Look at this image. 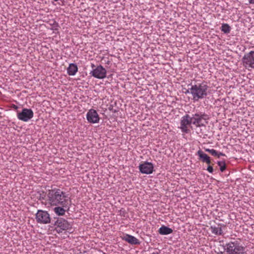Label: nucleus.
Instances as JSON below:
<instances>
[{"label": "nucleus", "mask_w": 254, "mask_h": 254, "mask_svg": "<svg viewBox=\"0 0 254 254\" xmlns=\"http://www.w3.org/2000/svg\"><path fill=\"white\" fill-rule=\"evenodd\" d=\"M47 202L50 206L66 205V203L71 202V200L65 191L55 188L47 191Z\"/></svg>", "instance_id": "obj_1"}, {"label": "nucleus", "mask_w": 254, "mask_h": 254, "mask_svg": "<svg viewBox=\"0 0 254 254\" xmlns=\"http://www.w3.org/2000/svg\"><path fill=\"white\" fill-rule=\"evenodd\" d=\"M191 92L193 102L204 99L210 94V88L205 82L191 85Z\"/></svg>", "instance_id": "obj_2"}, {"label": "nucleus", "mask_w": 254, "mask_h": 254, "mask_svg": "<svg viewBox=\"0 0 254 254\" xmlns=\"http://www.w3.org/2000/svg\"><path fill=\"white\" fill-rule=\"evenodd\" d=\"M223 247L226 254H246L245 248L237 241L230 242Z\"/></svg>", "instance_id": "obj_3"}, {"label": "nucleus", "mask_w": 254, "mask_h": 254, "mask_svg": "<svg viewBox=\"0 0 254 254\" xmlns=\"http://www.w3.org/2000/svg\"><path fill=\"white\" fill-rule=\"evenodd\" d=\"M191 123L196 127H205L208 123L209 117L204 112H197L191 116Z\"/></svg>", "instance_id": "obj_4"}, {"label": "nucleus", "mask_w": 254, "mask_h": 254, "mask_svg": "<svg viewBox=\"0 0 254 254\" xmlns=\"http://www.w3.org/2000/svg\"><path fill=\"white\" fill-rule=\"evenodd\" d=\"M55 230L58 233L63 231L70 232L72 230V224L66 220L60 218L55 222Z\"/></svg>", "instance_id": "obj_5"}, {"label": "nucleus", "mask_w": 254, "mask_h": 254, "mask_svg": "<svg viewBox=\"0 0 254 254\" xmlns=\"http://www.w3.org/2000/svg\"><path fill=\"white\" fill-rule=\"evenodd\" d=\"M34 116V113L32 109L23 108L21 112H17V118L20 121L27 122Z\"/></svg>", "instance_id": "obj_6"}, {"label": "nucleus", "mask_w": 254, "mask_h": 254, "mask_svg": "<svg viewBox=\"0 0 254 254\" xmlns=\"http://www.w3.org/2000/svg\"><path fill=\"white\" fill-rule=\"evenodd\" d=\"M36 219L38 223L40 224H48L51 222L50 214L46 211L38 210L36 214Z\"/></svg>", "instance_id": "obj_7"}, {"label": "nucleus", "mask_w": 254, "mask_h": 254, "mask_svg": "<svg viewBox=\"0 0 254 254\" xmlns=\"http://www.w3.org/2000/svg\"><path fill=\"white\" fill-rule=\"evenodd\" d=\"M242 62L246 68H254V51H251L245 54L242 58Z\"/></svg>", "instance_id": "obj_8"}, {"label": "nucleus", "mask_w": 254, "mask_h": 254, "mask_svg": "<svg viewBox=\"0 0 254 254\" xmlns=\"http://www.w3.org/2000/svg\"><path fill=\"white\" fill-rule=\"evenodd\" d=\"M191 125H192V123H191L190 116L187 114L181 118L180 128L181 129L182 132L188 133L189 131L188 127Z\"/></svg>", "instance_id": "obj_9"}, {"label": "nucleus", "mask_w": 254, "mask_h": 254, "mask_svg": "<svg viewBox=\"0 0 254 254\" xmlns=\"http://www.w3.org/2000/svg\"><path fill=\"white\" fill-rule=\"evenodd\" d=\"M90 74L95 78L101 79L106 77L107 71L102 65H99L92 69Z\"/></svg>", "instance_id": "obj_10"}, {"label": "nucleus", "mask_w": 254, "mask_h": 254, "mask_svg": "<svg viewBox=\"0 0 254 254\" xmlns=\"http://www.w3.org/2000/svg\"><path fill=\"white\" fill-rule=\"evenodd\" d=\"M86 119L90 124H97L100 121L99 116L97 111L94 109H90L86 114Z\"/></svg>", "instance_id": "obj_11"}, {"label": "nucleus", "mask_w": 254, "mask_h": 254, "mask_svg": "<svg viewBox=\"0 0 254 254\" xmlns=\"http://www.w3.org/2000/svg\"><path fill=\"white\" fill-rule=\"evenodd\" d=\"M138 168L142 174H151L153 172L154 166L152 163L145 161L140 164Z\"/></svg>", "instance_id": "obj_12"}, {"label": "nucleus", "mask_w": 254, "mask_h": 254, "mask_svg": "<svg viewBox=\"0 0 254 254\" xmlns=\"http://www.w3.org/2000/svg\"><path fill=\"white\" fill-rule=\"evenodd\" d=\"M66 205L54 206V212L58 216H64L65 212L69 209L71 202L66 203Z\"/></svg>", "instance_id": "obj_13"}, {"label": "nucleus", "mask_w": 254, "mask_h": 254, "mask_svg": "<svg viewBox=\"0 0 254 254\" xmlns=\"http://www.w3.org/2000/svg\"><path fill=\"white\" fill-rule=\"evenodd\" d=\"M122 239L131 245H139L140 243V241L136 237L127 234L124 235L122 237Z\"/></svg>", "instance_id": "obj_14"}, {"label": "nucleus", "mask_w": 254, "mask_h": 254, "mask_svg": "<svg viewBox=\"0 0 254 254\" xmlns=\"http://www.w3.org/2000/svg\"><path fill=\"white\" fill-rule=\"evenodd\" d=\"M197 155L198 156V159L203 162L207 164L211 163L210 158L206 154L204 153L201 150L199 149L197 152Z\"/></svg>", "instance_id": "obj_15"}, {"label": "nucleus", "mask_w": 254, "mask_h": 254, "mask_svg": "<svg viewBox=\"0 0 254 254\" xmlns=\"http://www.w3.org/2000/svg\"><path fill=\"white\" fill-rule=\"evenodd\" d=\"M78 71V67L75 64L71 63L67 68V73L69 75H74Z\"/></svg>", "instance_id": "obj_16"}, {"label": "nucleus", "mask_w": 254, "mask_h": 254, "mask_svg": "<svg viewBox=\"0 0 254 254\" xmlns=\"http://www.w3.org/2000/svg\"><path fill=\"white\" fill-rule=\"evenodd\" d=\"M220 225L219 224L218 226H210V231L211 233L213 234L216 235H223V232L222 231V228L221 227H219V226Z\"/></svg>", "instance_id": "obj_17"}, {"label": "nucleus", "mask_w": 254, "mask_h": 254, "mask_svg": "<svg viewBox=\"0 0 254 254\" xmlns=\"http://www.w3.org/2000/svg\"><path fill=\"white\" fill-rule=\"evenodd\" d=\"M158 232L162 235H167L172 233L173 230L164 225L162 226L158 230Z\"/></svg>", "instance_id": "obj_18"}, {"label": "nucleus", "mask_w": 254, "mask_h": 254, "mask_svg": "<svg viewBox=\"0 0 254 254\" xmlns=\"http://www.w3.org/2000/svg\"><path fill=\"white\" fill-rule=\"evenodd\" d=\"M50 25L51 26L50 29L52 30L54 33H56L58 32L59 25L58 22L55 21H53L50 23Z\"/></svg>", "instance_id": "obj_19"}, {"label": "nucleus", "mask_w": 254, "mask_h": 254, "mask_svg": "<svg viewBox=\"0 0 254 254\" xmlns=\"http://www.w3.org/2000/svg\"><path fill=\"white\" fill-rule=\"evenodd\" d=\"M220 29L225 34L229 33L231 31V27L227 23L222 24Z\"/></svg>", "instance_id": "obj_20"}, {"label": "nucleus", "mask_w": 254, "mask_h": 254, "mask_svg": "<svg viewBox=\"0 0 254 254\" xmlns=\"http://www.w3.org/2000/svg\"><path fill=\"white\" fill-rule=\"evenodd\" d=\"M218 165L220 167V170L221 172H224L226 169V163L225 161H218L217 162Z\"/></svg>", "instance_id": "obj_21"}, {"label": "nucleus", "mask_w": 254, "mask_h": 254, "mask_svg": "<svg viewBox=\"0 0 254 254\" xmlns=\"http://www.w3.org/2000/svg\"><path fill=\"white\" fill-rule=\"evenodd\" d=\"M207 152H209L212 155L217 156L218 152L214 149H206L205 150Z\"/></svg>", "instance_id": "obj_22"}, {"label": "nucleus", "mask_w": 254, "mask_h": 254, "mask_svg": "<svg viewBox=\"0 0 254 254\" xmlns=\"http://www.w3.org/2000/svg\"><path fill=\"white\" fill-rule=\"evenodd\" d=\"M191 85H190V88L188 89H186V91L184 92V93L186 94H190L192 95V92H191Z\"/></svg>", "instance_id": "obj_23"}, {"label": "nucleus", "mask_w": 254, "mask_h": 254, "mask_svg": "<svg viewBox=\"0 0 254 254\" xmlns=\"http://www.w3.org/2000/svg\"><path fill=\"white\" fill-rule=\"evenodd\" d=\"M207 170L210 173H212L213 172V167L209 165L207 167Z\"/></svg>", "instance_id": "obj_24"}, {"label": "nucleus", "mask_w": 254, "mask_h": 254, "mask_svg": "<svg viewBox=\"0 0 254 254\" xmlns=\"http://www.w3.org/2000/svg\"><path fill=\"white\" fill-rule=\"evenodd\" d=\"M220 156H225V154H224V153H222V152H218L217 157H218V158H219Z\"/></svg>", "instance_id": "obj_25"}, {"label": "nucleus", "mask_w": 254, "mask_h": 254, "mask_svg": "<svg viewBox=\"0 0 254 254\" xmlns=\"http://www.w3.org/2000/svg\"><path fill=\"white\" fill-rule=\"evenodd\" d=\"M12 107L13 109H15V110H17L18 108V107L17 106V105H12Z\"/></svg>", "instance_id": "obj_26"}, {"label": "nucleus", "mask_w": 254, "mask_h": 254, "mask_svg": "<svg viewBox=\"0 0 254 254\" xmlns=\"http://www.w3.org/2000/svg\"><path fill=\"white\" fill-rule=\"evenodd\" d=\"M249 3L250 4H254V0H249Z\"/></svg>", "instance_id": "obj_27"}, {"label": "nucleus", "mask_w": 254, "mask_h": 254, "mask_svg": "<svg viewBox=\"0 0 254 254\" xmlns=\"http://www.w3.org/2000/svg\"><path fill=\"white\" fill-rule=\"evenodd\" d=\"M91 67L93 69H94L96 67L95 65H94V64H93V63L91 64Z\"/></svg>", "instance_id": "obj_28"}, {"label": "nucleus", "mask_w": 254, "mask_h": 254, "mask_svg": "<svg viewBox=\"0 0 254 254\" xmlns=\"http://www.w3.org/2000/svg\"><path fill=\"white\" fill-rule=\"evenodd\" d=\"M54 0V1H58L59 0Z\"/></svg>", "instance_id": "obj_29"}]
</instances>
